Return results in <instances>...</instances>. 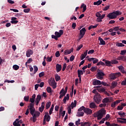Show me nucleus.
Returning <instances> with one entry per match:
<instances>
[{"label": "nucleus", "mask_w": 126, "mask_h": 126, "mask_svg": "<svg viewBox=\"0 0 126 126\" xmlns=\"http://www.w3.org/2000/svg\"><path fill=\"white\" fill-rule=\"evenodd\" d=\"M121 75H122V74L119 72L117 73H111L109 75V77L111 80H115V79L118 78V77H119Z\"/></svg>", "instance_id": "obj_5"}, {"label": "nucleus", "mask_w": 126, "mask_h": 126, "mask_svg": "<svg viewBox=\"0 0 126 126\" xmlns=\"http://www.w3.org/2000/svg\"><path fill=\"white\" fill-rule=\"evenodd\" d=\"M33 51L31 49H29L26 52V56L28 58H30L31 57V55H33Z\"/></svg>", "instance_id": "obj_11"}, {"label": "nucleus", "mask_w": 126, "mask_h": 126, "mask_svg": "<svg viewBox=\"0 0 126 126\" xmlns=\"http://www.w3.org/2000/svg\"><path fill=\"white\" fill-rule=\"evenodd\" d=\"M119 120H121L122 121H123L124 122V124H126V119L124 118H118Z\"/></svg>", "instance_id": "obj_61"}, {"label": "nucleus", "mask_w": 126, "mask_h": 126, "mask_svg": "<svg viewBox=\"0 0 126 126\" xmlns=\"http://www.w3.org/2000/svg\"><path fill=\"white\" fill-rule=\"evenodd\" d=\"M122 85H124V86H126V79H125V80L123 81L121 83Z\"/></svg>", "instance_id": "obj_62"}, {"label": "nucleus", "mask_w": 126, "mask_h": 126, "mask_svg": "<svg viewBox=\"0 0 126 126\" xmlns=\"http://www.w3.org/2000/svg\"><path fill=\"white\" fill-rule=\"evenodd\" d=\"M71 52H72V50H65L64 51V55H69L70 54H71Z\"/></svg>", "instance_id": "obj_26"}, {"label": "nucleus", "mask_w": 126, "mask_h": 126, "mask_svg": "<svg viewBox=\"0 0 126 126\" xmlns=\"http://www.w3.org/2000/svg\"><path fill=\"white\" fill-rule=\"evenodd\" d=\"M55 56L56 58H59L61 56V54H60V51H57L55 53Z\"/></svg>", "instance_id": "obj_54"}, {"label": "nucleus", "mask_w": 126, "mask_h": 126, "mask_svg": "<svg viewBox=\"0 0 126 126\" xmlns=\"http://www.w3.org/2000/svg\"><path fill=\"white\" fill-rule=\"evenodd\" d=\"M84 116V112H78L77 113V117H83Z\"/></svg>", "instance_id": "obj_32"}, {"label": "nucleus", "mask_w": 126, "mask_h": 126, "mask_svg": "<svg viewBox=\"0 0 126 126\" xmlns=\"http://www.w3.org/2000/svg\"><path fill=\"white\" fill-rule=\"evenodd\" d=\"M35 99H36V94H33L32 98H30V102H31V103H34L35 102Z\"/></svg>", "instance_id": "obj_19"}, {"label": "nucleus", "mask_w": 126, "mask_h": 126, "mask_svg": "<svg viewBox=\"0 0 126 126\" xmlns=\"http://www.w3.org/2000/svg\"><path fill=\"white\" fill-rule=\"evenodd\" d=\"M33 117L32 118H31V119H32V122L33 123H35L37 119V115H36V114H33Z\"/></svg>", "instance_id": "obj_31"}, {"label": "nucleus", "mask_w": 126, "mask_h": 126, "mask_svg": "<svg viewBox=\"0 0 126 126\" xmlns=\"http://www.w3.org/2000/svg\"><path fill=\"white\" fill-rule=\"evenodd\" d=\"M30 11V8H27L24 9V12H25V13H28Z\"/></svg>", "instance_id": "obj_58"}, {"label": "nucleus", "mask_w": 126, "mask_h": 126, "mask_svg": "<svg viewBox=\"0 0 126 126\" xmlns=\"http://www.w3.org/2000/svg\"><path fill=\"white\" fill-rule=\"evenodd\" d=\"M126 50H121V53H120V55H122V56H124V55H126Z\"/></svg>", "instance_id": "obj_51"}, {"label": "nucleus", "mask_w": 126, "mask_h": 126, "mask_svg": "<svg viewBox=\"0 0 126 126\" xmlns=\"http://www.w3.org/2000/svg\"><path fill=\"white\" fill-rule=\"evenodd\" d=\"M118 115L119 116H120L121 118H125L126 117V113L123 112L122 113V111H120L119 112H118Z\"/></svg>", "instance_id": "obj_24"}, {"label": "nucleus", "mask_w": 126, "mask_h": 126, "mask_svg": "<svg viewBox=\"0 0 126 126\" xmlns=\"http://www.w3.org/2000/svg\"><path fill=\"white\" fill-rule=\"evenodd\" d=\"M111 62L112 64H116L117 63H119V62L116 60H113Z\"/></svg>", "instance_id": "obj_45"}, {"label": "nucleus", "mask_w": 126, "mask_h": 126, "mask_svg": "<svg viewBox=\"0 0 126 126\" xmlns=\"http://www.w3.org/2000/svg\"><path fill=\"white\" fill-rule=\"evenodd\" d=\"M52 59H53V56H51V57H47L46 61L47 62L51 63V62L52 61Z\"/></svg>", "instance_id": "obj_48"}, {"label": "nucleus", "mask_w": 126, "mask_h": 126, "mask_svg": "<svg viewBox=\"0 0 126 126\" xmlns=\"http://www.w3.org/2000/svg\"><path fill=\"white\" fill-rule=\"evenodd\" d=\"M118 60L119 61H126V56H120L118 57Z\"/></svg>", "instance_id": "obj_25"}, {"label": "nucleus", "mask_w": 126, "mask_h": 126, "mask_svg": "<svg viewBox=\"0 0 126 126\" xmlns=\"http://www.w3.org/2000/svg\"><path fill=\"white\" fill-rule=\"evenodd\" d=\"M97 26H98V25H95V26L91 25L89 27V30H91V29L96 28Z\"/></svg>", "instance_id": "obj_44"}, {"label": "nucleus", "mask_w": 126, "mask_h": 126, "mask_svg": "<svg viewBox=\"0 0 126 126\" xmlns=\"http://www.w3.org/2000/svg\"><path fill=\"white\" fill-rule=\"evenodd\" d=\"M106 115V110L103 109L100 110L97 113L96 116H94V118H97V120H101Z\"/></svg>", "instance_id": "obj_3"}, {"label": "nucleus", "mask_w": 126, "mask_h": 126, "mask_svg": "<svg viewBox=\"0 0 126 126\" xmlns=\"http://www.w3.org/2000/svg\"><path fill=\"white\" fill-rule=\"evenodd\" d=\"M50 86L53 88V89H56L57 88V83L55 80L52 81L50 83H49Z\"/></svg>", "instance_id": "obj_14"}, {"label": "nucleus", "mask_w": 126, "mask_h": 126, "mask_svg": "<svg viewBox=\"0 0 126 126\" xmlns=\"http://www.w3.org/2000/svg\"><path fill=\"white\" fill-rule=\"evenodd\" d=\"M75 125L76 126H79V125H80V119H78V121L75 122Z\"/></svg>", "instance_id": "obj_50"}, {"label": "nucleus", "mask_w": 126, "mask_h": 126, "mask_svg": "<svg viewBox=\"0 0 126 126\" xmlns=\"http://www.w3.org/2000/svg\"><path fill=\"white\" fill-rule=\"evenodd\" d=\"M44 116H46L45 120L47 122H50V120H51V116L49 115V113L46 112Z\"/></svg>", "instance_id": "obj_18"}, {"label": "nucleus", "mask_w": 126, "mask_h": 126, "mask_svg": "<svg viewBox=\"0 0 126 126\" xmlns=\"http://www.w3.org/2000/svg\"><path fill=\"white\" fill-rule=\"evenodd\" d=\"M97 69V68L95 66H92L91 67V68L90 69V70L92 72L93 71H95V70H96V69Z\"/></svg>", "instance_id": "obj_56"}, {"label": "nucleus", "mask_w": 126, "mask_h": 126, "mask_svg": "<svg viewBox=\"0 0 126 126\" xmlns=\"http://www.w3.org/2000/svg\"><path fill=\"white\" fill-rule=\"evenodd\" d=\"M86 5L84 4H82L81 5V8H83V12H85V11H86V9H87V8H86Z\"/></svg>", "instance_id": "obj_28"}, {"label": "nucleus", "mask_w": 126, "mask_h": 126, "mask_svg": "<svg viewBox=\"0 0 126 126\" xmlns=\"http://www.w3.org/2000/svg\"><path fill=\"white\" fill-rule=\"evenodd\" d=\"M33 68H34V74H35V73H36V72H37L38 71V67H37V66H33Z\"/></svg>", "instance_id": "obj_49"}, {"label": "nucleus", "mask_w": 126, "mask_h": 126, "mask_svg": "<svg viewBox=\"0 0 126 126\" xmlns=\"http://www.w3.org/2000/svg\"><path fill=\"white\" fill-rule=\"evenodd\" d=\"M11 23H12V24H17V23H18V21H11Z\"/></svg>", "instance_id": "obj_64"}, {"label": "nucleus", "mask_w": 126, "mask_h": 126, "mask_svg": "<svg viewBox=\"0 0 126 126\" xmlns=\"http://www.w3.org/2000/svg\"><path fill=\"white\" fill-rule=\"evenodd\" d=\"M105 65H106V66H112V63L111 62V61H107L105 62Z\"/></svg>", "instance_id": "obj_30"}, {"label": "nucleus", "mask_w": 126, "mask_h": 126, "mask_svg": "<svg viewBox=\"0 0 126 126\" xmlns=\"http://www.w3.org/2000/svg\"><path fill=\"white\" fill-rule=\"evenodd\" d=\"M97 65H98V66L103 65L104 66V65H105V63H104V62H103L102 61H100V62H99L98 63H97Z\"/></svg>", "instance_id": "obj_46"}, {"label": "nucleus", "mask_w": 126, "mask_h": 126, "mask_svg": "<svg viewBox=\"0 0 126 126\" xmlns=\"http://www.w3.org/2000/svg\"><path fill=\"white\" fill-rule=\"evenodd\" d=\"M110 9V5H108L103 7V8L102 9V10H103V11H106V10H108V9Z\"/></svg>", "instance_id": "obj_47"}, {"label": "nucleus", "mask_w": 126, "mask_h": 126, "mask_svg": "<svg viewBox=\"0 0 126 126\" xmlns=\"http://www.w3.org/2000/svg\"><path fill=\"white\" fill-rule=\"evenodd\" d=\"M94 100L96 104H100L101 101H102V97L100 95V94H96L94 96Z\"/></svg>", "instance_id": "obj_4"}, {"label": "nucleus", "mask_w": 126, "mask_h": 126, "mask_svg": "<svg viewBox=\"0 0 126 126\" xmlns=\"http://www.w3.org/2000/svg\"><path fill=\"white\" fill-rule=\"evenodd\" d=\"M117 84H118L117 83V82H113L112 83V86L111 87V89H113L114 88H115V87H116V86H117Z\"/></svg>", "instance_id": "obj_37"}, {"label": "nucleus", "mask_w": 126, "mask_h": 126, "mask_svg": "<svg viewBox=\"0 0 126 126\" xmlns=\"http://www.w3.org/2000/svg\"><path fill=\"white\" fill-rule=\"evenodd\" d=\"M90 108H91V109H95V108H97V106H96L95 103L91 102L90 104Z\"/></svg>", "instance_id": "obj_21"}, {"label": "nucleus", "mask_w": 126, "mask_h": 126, "mask_svg": "<svg viewBox=\"0 0 126 126\" xmlns=\"http://www.w3.org/2000/svg\"><path fill=\"white\" fill-rule=\"evenodd\" d=\"M46 90L48 93H51V95H52V88L51 87H47Z\"/></svg>", "instance_id": "obj_38"}, {"label": "nucleus", "mask_w": 126, "mask_h": 126, "mask_svg": "<svg viewBox=\"0 0 126 126\" xmlns=\"http://www.w3.org/2000/svg\"><path fill=\"white\" fill-rule=\"evenodd\" d=\"M105 89L104 88H102V86L100 89H98V91L100 93H102V92H105Z\"/></svg>", "instance_id": "obj_40"}, {"label": "nucleus", "mask_w": 126, "mask_h": 126, "mask_svg": "<svg viewBox=\"0 0 126 126\" xmlns=\"http://www.w3.org/2000/svg\"><path fill=\"white\" fill-rule=\"evenodd\" d=\"M123 109H124V107L122 106L119 105L117 107V110H118L119 111H122V110H123Z\"/></svg>", "instance_id": "obj_55"}, {"label": "nucleus", "mask_w": 126, "mask_h": 126, "mask_svg": "<svg viewBox=\"0 0 126 126\" xmlns=\"http://www.w3.org/2000/svg\"><path fill=\"white\" fill-rule=\"evenodd\" d=\"M102 102L104 104L110 103V99L108 97H105L102 100Z\"/></svg>", "instance_id": "obj_22"}, {"label": "nucleus", "mask_w": 126, "mask_h": 126, "mask_svg": "<svg viewBox=\"0 0 126 126\" xmlns=\"http://www.w3.org/2000/svg\"><path fill=\"white\" fill-rule=\"evenodd\" d=\"M89 62H93V63H97L99 62V60L94 58H89L88 59Z\"/></svg>", "instance_id": "obj_10"}, {"label": "nucleus", "mask_w": 126, "mask_h": 126, "mask_svg": "<svg viewBox=\"0 0 126 126\" xmlns=\"http://www.w3.org/2000/svg\"><path fill=\"white\" fill-rule=\"evenodd\" d=\"M105 14H103L102 15H101V17H100V18H97V22H102V19H103V18H104V17H105Z\"/></svg>", "instance_id": "obj_23"}, {"label": "nucleus", "mask_w": 126, "mask_h": 126, "mask_svg": "<svg viewBox=\"0 0 126 126\" xmlns=\"http://www.w3.org/2000/svg\"><path fill=\"white\" fill-rule=\"evenodd\" d=\"M44 109H45V102H42L41 103V107H39L38 110L40 113H43V111H44Z\"/></svg>", "instance_id": "obj_13"}, {"label": "nucleus", "mask_w": 126, "mask_h": 126, "mask_svg": "<svg viewBox=\"0 0 126 126\" xmlns=\"http://www.w3.org/2000/svg\"><path fill=\"white\" fill-rule=\"evenodd\" d=\"M106 106H107V104L104 103L99 105V107H100V108H103V107H106Z\"/></svg>", "instance_id": "obj_52"}, {"label": "nucleus", "mask_w": 126, "mask_h": 126, "mask_svg": "<svg viewBox=\"0 0 126 126\" xmlns=\"http://www.w3.org/2000/svg\"><path fill=\"white\" fill-rule=\"evenodd\" d=\"M105 124L107 126H116L115 123L110 124V122H106Z\"/></svg>", "instance_id": "obj_43"}, {"label": "nucleus", "mask_w": 126, "mask_h": 126, "mask_svg": "<svg viewBox=\"0 0 126 126\" xmlns=\"http://www.w3.org/2000/svg\"><path fill=\"white\" fill-rule=\"evenodd\" d=\"M116 47H125V44L117 42L116 43Z\"/></svg>", "instance_id": "obj_33"}, {"label": "nucleus", "mask_w": 126, "mask_h": 126, "mask_svg": "<svg viewBox=\"0 0 126 126\" xmlns=\"http://www.w3.org/2000/svg\"><path fill=\"white\" fill-rule=\"evenodd\" d=\"M30 112L31 114L33 116L34 115V113H35V108H30Z\"/></svg>", "instance_id": "obj_36"}, {"label": "nucleus", "mask_w": 126, "mask_h": 126, "mask_svg": "<svg viewBox=\"0 0 126 126\" xmlns=\"http://www.w3.org/2000/svg\"><path fill=\"white\" fill-rule=\"evenodd\" d=\"M121 14H122V13L119 11H116L108 14L107 15V17L109 18V19H115V18H117V16H119Z\"/></svg>", "instance_id": "obj_1"}, {"label": "nucleus", "mask_w": 126, "mask_h": 126, "mask_svg": "<svg viewBox=\"0 0 126 126\" xmlns=\"http://www.w3.org/2000/svg\"><path fill=\"white\" fill-rule=\"evenodd\" d=\"M84 113L86 114V115H91L92 114V110L90 109V108H86L84 109Z\"/></svg>", "instance_id": "obj_12"}, {"label": "nucleus", "mask_w": 126, "mask_h": 126, "mask_svg": "<svg viewBox=\"0 0 126 126\" xmlns=\"http://www.w3.org/2000/svg\"><path fill=\"white\" fill-rule=\"evenodd\" d=\"M41 99H42V96H41V95L38 94L36 96V97L35 100V103L36 106H38V105H39V103H40V101H41Z\"/></svg>", "instance_id": "obj_9"}, {"label": "nucleus", "mask_w": 126, "mask_h": 126, "mask_svg": "<svg viewBox=\"0 0 126 126\" xmlns=\"http://www.w3.org/2000/svg\"><path fill=\"white\" fill-rule=\"evenodd\" d=\"M67 93V87H65V90L63 88L61 91L59 93L60 96H59V99H62L63 97L64 96H65V94Z\"/></svg>", "instance_id": "obj_6"}, {"label": "nucleus", "mask_w": 126, "mask_h": 126, "mask_svg": "<svg viewBox=\"0 0 126 126\" xmlns=\"http://www.w3.org/2000/svg\"><path fill=\"white\" fill-rule=\"evenodd\" d=\"M55 77L56 81L58 82V81H59V80H61V76L58 75V74L55 75Z\"/></svg>", "instance_id": "obj_34"}, {"label": "nucleus", "mask_w": 126, "mask_h": 126, "mask_svg": "<svg viewBox=\"0 0 126 126\" xmlns=\"http://www.w3.org/2000/svg\"><path fill=\"white\" fill-rule=\"evenodd\" d=\"M75 27H76V23H73L72 24L71 28H72L73 29H75Z\"/></svg>", "instance_id": "obj_63"}, {"label": "nucleus", "mask_w": 126, "mask_h": 126, "mask_svg": "<svg viewBox=\"0 0 126 126\" xmlns=\"http://www.w3.org/2000/svg\"><path fill=\"white\" fill-rule=\"evenodd\" d=\"M85 33H86V29L85 28H83L80 31V34L78 37L79 40H81V39L84 37Z\"/></svg>", "instance_id": "obj_8"}, {"label": "nucleus", "mask_w": 126, "mask_h": 126, "mask_svg": "<svg viewBox=\"0 0 126 126\" xmlns=\"http://www.w3.org/2000/svg\"><path fill=\"white\" fill-rule=\"evenodd\" d=\"M13 69L14 70H18V69H19V66H18V65H14L13 66Z\"/></svg>", "instance_id": "obj_39"}, {"label": "nucleus", "mask_w": 126, "mask_h": 126, "mask_svg": "<svg viewBox=\"0 0 126 126\" xmlns=\"http://www.w3.org/2000/svg\"><path fill=\"white\" fill-rule=\"evenodd\" d=\"M82 47H83V45L82 44H80L77 48L76 51H79L81 48H82Z\"/></svg>", "instance_id": "obj_60"}, {"label": "nucleus", "mask_w": 126, "mask_h": 126, "mask_svg": "<svg viewBox=\"0 0 126 126\" xmlns=\"http://www.w3.org/2000/svg\"><path fill=\"white\" fill-rule=\"evenodd\" d=\"M77 73H78V77L81 76V75H83V72L82 71V70L80 69L77 70Z\"/></svg>", "instance_id": "obj_35"}, {"label": "nucleus", "mask_w": 126, "mask_h": 126, "mask_svg": "<svg viewBox=\"0 0 126 126\" xmlns=\"http://www.w3.org/2000/svg\"><path fill=\"white\" fill-rule=\"evenodd\" d=\"M68 114L70 115V114H71V106H68Z\"/></svg>", "instance_id": "obj_53"}, {"label": "nucleus", "mask_w": 126, "mask_h": 126, "mask_svg": "<svg viewBox=\"0 0 126 126\" xmlns=\"http://www.w3.org/2000/svg\"><path fill=\"white\" fill-rule=\"evenodd\" d=\"M51 104L52 103H51V102H47V103L46 104V108L47 110H48V109H49V108H50V107H51Z\"/></svg>", "instance_id": "obj_41"}, {"label": "nucleus", "mask_w": 126, "mask_h": 126, "mask_svg": "<svg viewBox=\"0 0 126 126\" xmlns=\"http://www.w3.org/2000/svg\"><path fill=\"white\" fill-rule=\"evenodd\" d=\"M62 70V65L57 63L56 64V71L57 72H60Z\"/></svg>", "instance_id": "obj_15"}, {"label": "nucleus", "mask_w": 126, "mask_h": 126, "mask_svg": "<svg viewBox=\"0 0 126 126\" xmlns=\"http://www.w3.org/2000/svg\"><path fill=\"white\" fill-rule=\"evenodd\" d=\"M98 40L100 41V44L99 45H102V46H105L106 45V42L103 39V38H101L100 37H98Z\"/></svg>", "instance_id": "obj_16"}, {"label": "nucleus", "mask_w": 126, "mask_h": 126, "mask_svg": "<svg viewBox=\"0 0 126 126\" xmlns=\"http://www.w3.org/2000/svg\"><path fill=\"white\" fill-rule=\"evenodd\" d=\"M118 68L121 72L122 73H126V71H125V67H124V66L120 65L118 67Z\"/></svg>", "instance_id": "obj_20"}, {"label": "nucleus", "mask_w": 126, "mask_h": 126, "mask_svg": "<svg viewBox=\"0 0 126 126\" xmlns=\"http://www.w3.org/2000/svg\"><path fill=\"white\" fill-rule=\"evenodd\" d=\"M102 3V0H98L96 2H94V5H100Z\"/></svg>", "instance_id": "obj_29"}, {"label": "nucleus", "mask_w": 126, "mask_h": 126, "mask_svg": "<svg viewBox=\"0 0 126 126\" xmlns=\"http://www.w3.org/2000/svg\"><path fill=\"white\" fill-rule=\"evenodd\" d=\"M93 85H101V83L100 80H95L93 82Z\"/></svg>", "instance_id": "obj_17"}, {"label": "nucleus", "mask_w": 126, "mask_h": 126, "mask_svg": "<svg viewBox=\"0 0 126 126\" xmlns=\"http://www.w3.org/2000/svg\"><path fill=\"white\" fill-rule=\"evenodd\" d=\"M99 70L96 75V77L98 79H99L100 80H103L104 79V76H105V73L104 72H102L101 70L99 69Z\"/></svg>", "instance_id": "obj_7"}, {"label": "nucleus", "mask_w": 126, "mask_h": 126, "mask_svg": "<svg viewBox=\"0 0 126 126\" xmlns=\"http://www.w3.org/2000/svg\"><path fill=\"white\" fill-rule=\"evenodd\" d=\"M63 34V30H60L59 32H55V35L52 34L51 35L52 39H55L56 41H58L59 39L58 38L61 37L62 35Z\"/></svg>", "instance_id": "obj_2"}, {"label": "nucleus", "mask_w": 126, "mask_h": 126, "mask_svg": "<svg viewBox=\"0 0 126 126\" xmlns=\"http://www.w3.org/2000/svg\"><path fill=\"white\" fill-rule=\"evenodd\" d=\"M24 100L26 101V102H29V96H25L24 97Z\"/></svg>", "instance_id": "obj_59"}, {"label": "nucleus", "mask_w": 126, "mask_h": 126, "mask_svg": "<svg viewBox=\"0 0 126 126\" xmlns=\"http://www.w3.org/2000/svg\"><path fill=\"white\" fill-rule=\"evenodd\" d=\"M76 104H77V102L75 100L74 101V102H71V109H73V108L76 107Z\"/></svg>", "instance_id": "obj_27"}, {"label": "nucleus", "mask_w": 126, "mask_h": 126, "mask_svg": "<svg viewBox=\"0 0 126 126\" xmlns=\"http://www.w3.org/2000/svg\"><path fill=\"white\" fill-rule=\"evenodd\" d=\"M45 75V73L44 72H41L39 74V77H43Z\"/></svg>", "instance_id": "obj_57"}, {"label": "nucleus", "mask_w": 126, "mask_h": 126, "mask_svg": "<svg viewBox=\"0 0 126 126\" xmlns=\"http://www.w3.org/2000/svg\"><path fill=\"white\" fill-rule=\"evenodd\" d=\"M86 108L84 106H82V107H80L78 109V112H81V111H84L85 110Z\"/></svg>", "instance_id": "obj_42"}]
</instances>
